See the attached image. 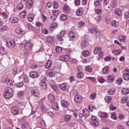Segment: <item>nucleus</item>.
<instances>
[{
	"label": "nucleus",
	"mask_w": 129,
	"mask_h": 129,
	"mask_svg": "<svg viewBox=\"0 0 129 129\" xmlns=\"http://www.w3.org/2000/svg\"><path fill=\"white\" fill-rule=\"evenodd\" d=\"M67 84L66 83H63L59 85L60 88L62 90H64L66 88Z\"/></svg>",
	"instance_id": "21"
},
{
	"label": "nucleus",
	"mask_w": 129,
	"mask_h": 129,
	"mask_svg": "<svg viewBox=\"0 0 129 129\" xmlns=\"http://www.w3.org/2000/svg\"><path fill=\"white\" fill-rule=\"evenodd\" d=\"M51 87L53 89L55 90L56 92H59V89H58V87L56 85H52Z\"/></svg>",
	"instance_id": "45"
},
{
	"label": "nucleus",
	"mask_w": 129,
	"mask_h": 129,
	"mask_svg": "<svg viewBox=\"0 0 129 129\" xmlns=\"http://www.w3.org/2000/svg\"><path fill=\"white\" fill-rule=\"evenodd\" d=\"M59 59L61 61H67L69 60L70 59V57L69 55H62L60 57Z\"/></svg>",
	"instance_id": "6"
},
{
	"label": "nucleus",
	"mask_w": 129,
	"mask_h": 129,
	"mask_svg": "<svg viewBox=\"0 0 129 129\" xmlns=\"http://www.w3.org/2000/svg\"><path fill=\"white\" fill-rule=\"evenodd\" d=\"M116 4L117 2L116 0L113 1L111 5V7L113 8H115Z\"/></svg>",
	"instance_id": "54"
},
{
	"label": "nucleus",
	"mask_w": 129,
	"mask_h": 129,
	"mask_svg": "<svg viewBox=\"0 0 129 129\" xmlns=\"http://www.w3.org/2000/svg\"><path fill=\"white\" fill-rule=\"evenodd\" d=\"M40 87L43 89L46 88L47 86L45 82H41L39 83Z\"/></svg>",
	"instance_id": "26"
},
{
	"label": "nucleus",
	"mask_w": 129,
	"mask_h": 129,
	"mask_svg": "<svg viewBox=\"0 0 129 129\" xmlns=\"http://www.w3.org/2000/svg\"><path fill=\"white\" fill-rule=\"evenodd\" d=\"M115 13L118 15L119 16H120L122 15V13L121 10L118 9H116L114 11Z\"/></svg>",
	"instance_id": "36"
},
{
	"label": "nucleus",
	"mask_w": 129,
	"mask_h": 129,
	"mask_svg": "<svg viewBox=\"0 0 129 129\" xmlns=\"http://www.w3.org/2000/svg\"><path fill=\"white\" fill-rule=\"evenodd\" d=\"M83 113L85 117H88L89 115V112L86 109H83Z\"/></svg>",
	"instance_id": "27"
},
{
	"label": "nucleus",
	"mask_w": 129,
	"mask_h": 129,
	"mask_svg": "<svg viewBox=\"0 0 129 129\" xmlns=\"http://www.w3.org/2000/svg\"><path fill=\"white\" fill-rule=\"evenodd\" d=\"M6 46L10 48H12L15 46L14 40L13 39L8 40L7 41Z\"/></svg>",
	"instance_id": "3"
},
{
	"label": "nucleus",
	"mask_w": 129,
	"mask_h": 129,
	"mask_svg": "<svg viewBox=\"0 0 129 129\" xmlns=\"http://www.w3.org/2000/svg\"><path fill=\"white\" fill-rule=\"evenodd\" d=\"M68 36L70 41H73L75 39L74 34L72 31H70L68 34Z\"/></svg>",
	"instance_id": "13"
},
{
	"label": "nucleus",
	"mask_w": 129,
	"mask_h": 129,
	"mask_svg": "<svg viewBox=\"0 0 129 129\" xmlns=\"http://www.w3.org/2000/svg\"><path fill=\"white\" fill-rule=\"evenodd\" d=\"M71 117V116L67 115L64 116V119L66 122H68L70 120Z\"/></svg>",
	"instance_id": "47"
},
{
	"label": "nucleus",
	"mask_w": 129,
	"mask_h": 129,
	"mask_svg": "<svg viewBox=\"0 0 129 129\" xmlns=\"http://www.w3.org/2000/svg\"><path fill=\"white\" fill-rule=\"evenodd\" d=\"M114 78L113 75H111L108 76V79L107 80V82L110 83H112L113 81Z\"/></svg>",
	"instance_id": "20"
},
{
	"label": "nucleus",
	"mask_w": 129,
	"mask_h": 129,
	"mask_svg": "<svg viewBox=\"0 0 129 129\" xmlns=\"http://www.w3.org/2000/svg\"><path fill=\"white\" fill-rule=\"evenodd\" d=\"M126 37L123 35H121L118 38V40L121 42L124 43L125 41Z\"/></svg>",
	"instance_id": "18"
},
{
	"label": "nucleus",
	"mask_w": 129,
	"mask_h": 129,
	"mask_svg": "<svg viewBox=\"0 0 129 129\" xmlns=\"http://www.w3.org/2000/svg\"><path fill=\"white\" fill-rule=\"evenodd\" d=\"M40 127L42 128H44L45 127V124L44 120H42L40 122Z\"/></svg>",
	"instance_id": "46"
},
{
	"label": "nucleus",
	"mask_w": 129,
	"mask_h": 129,
	"mask_svg": "<svg viewBox=\"0 0 129 129\" xmlns=\"http://www.w3.org/2000/svg\"><path fill=\"white\" fill-rule=\"evenodd\" d=\"M39 80L42 82H45L46 81V78L44 75H42L39 78Z\"/></svg>",
	"instance_id": "48"
},
{
	"label": "nucleus",
	"mask_w": 129,
	"mask_h": 129,
	"mask_svg": "<svg viewBox=\"0 0 129 129\" xmlns=\"http://www.w3.org/2000/svg\"><path fill=\"white\" fill-rule=\"evenodd\" d=\"M85 70L89 72H91L92 70L91 67L90 66H88L85 68Z\"/></svg>",
	"instance_id": "63"
},
{
	"label": "nucleus",
	"mask_w": 129,
	"mask_h": 129,
	"mask_svg": "<svg viewBox=\"0 0 129 129\" xmlns=\"http://www.w3.org/2000/svg\"><path fill=\"white\" fill-rule=\"evenodd\" d=\"M62 9L63 12L66 13L69 12L70 11V8L67 5H65L63 7Z\"/></svg>",
	"instance_id": "14"
},
{
	"label": "nucleus",
	"mask_w": 129,
	"mask_h": 129,
	"mask_svg": "<svg viewBox=\"0 0 129 129\" xmlns=\"http://www.w3.org/2000/svg\"><path fill=\"white\" fill-rule=\"evenodd\" d=\"M46 73L49 76H53L55 74V72L54 70L50 69L47 71Z\"/></svg>",
	"instance_id": "9"
},
{
	"label": "nucleus",
	"mask_w": 129,
	"mask_h": 129,
	"mask_svg": "<svg viewBox=\"0 0 129 129\" xmlns=\"http://www.w3.org/2000/svg\"><path fill=\"white\" fill-rule=\"evenodd\" d=\"M29 125V124L27 122H23L22 123V127L23 129H27Z\"/></svg>",
	"instance_id": "17"
},
{
	"label": "nucleus",
	"mask_w": 129,
	"mask_h": 129,
	"mask_svg": "<svg viewBox=\"0 0 129 129\" xmlns=\"http://www.w3.org/2000/svg\"><path fill=\"white\" fill-rule=\"evenodd\" d=\"M48 97L49 101L50 102L52 103L54 102L55 98L53 95L51 94H50L48 95Z\"/></svg>",
	"instance_id": "16"
},
{
	"label": "nucleus",
	"mask_w": 129,
	"mask_h": 129,
	"mask_svg": "<svg viewBox=\"0 0 129 129\" xmlns=\"http://www.w3.org/2000/svg\"><path fill=\"white\" fill-rule=\"evenodd\" d=\"M23 85V83L22 82H21L19 83H16L15 85V86H16L17 87L20 88L22 87Z\"/></svg>",
	"instance_id": "58"
},
{
	"label": "nucleus",
	"mask_w": 129,
	"mask_h": 129,
	"mask_svg": "<svg viewBox=\"0 0 129 129\" xmlns=\"http://www.w3.org/2000/svg\"><path fill=\"white\" fill-rule=\"evenodd\" d=\"M77 76L79 78H82L84 76V74L82 72H79L77 74Z\"/></svg>",
	"instance_id": "43"
},
{
	"label": "nucleus",
	"mask_w": 129,
	"mask_h": 129,
	"mask_svg": "<svg viewBox=\"0 0 129 129\" xmlns=\"http://www.w3.org/2000/svg\"><path fill=\"white\" fill-rule=\"evenodd\" d=\"M122 82V79L121 78H119L116 81V82L118 84H120Z\"/></svg>",
	"instance_id": "60"
},
{
	"label": "nucleus",
	"mask_w": 129,
	"mask_h": 129,
	"mask_svg": "<svg viewBox=\"0 0 129 129\" xmlns=\"http://www.w3.org/2000/svg\"><path fill=\"white\" fill-rule=\"evenodd\" d=\"M61 104L62 106L66 108L68 107L69 105V104L68 102L64 100L61 101Z\"/></svg>",
	"instance_id": "24"
},
{
	"label": "nucleus",
	"mask_w": 129,
	"mask_h": 129,
	"mask_svg": "<svg viewBox=\"0 0 129 129\" xmlns=\"http://www.w3.org/2000/svg\"><path fill=\"white\" fill-rule=\"evenodd\" d=\"M16 32L17 34L21 35H23L25 33V31L22 30L20 28H17L16 29Z\"/></svg>",
	"instance_id": "12"
},
{
	"label": "nucleus",
	"mask_w": 129,
	"mask_h": 129,
	"mask_svg": "<svg viewBox=\"0 0 129 129\" xmlns=\"http://www.w3.org/2000/svg\"><path fill=\"white\" fill-rule=\"evenodd\" d=\"M85 23L84 22L82 21H79L78 23V27L80 28L81 27L85 26Z\"/></svg>",
	"instance_id": "52"
},
{
	"label": "nucleus",
	"mask_w": 129,
	"mask_h": 129,
	"mask_svg": "<svg viewBox=\"0 0 129 129\" xmlns=\"http://www.w3.org/2000/svg\"><path fill=\"white\" fill-rule=\"evenodd\" d=\"M109 67L108 66H106L103 69V71L104 73L105 74H107L108 72V69L109 68Z\"/></svg>",
	"instance_id": "44"
},
{
	"label": "nucleus",
	"mask_w": 129,
	"mask_h": 129,
	"mask_svg": "<svg viewBox=\"0 0 129 129\" xmlns=\"http://www.w3.org/2000/svg\"><path fill=\"white\" fill-rule=\"evenodd\" d=\"M9 28L8 26L6 25H4L0 28V30L2 31H4L7 30Z\"/></svg>",
	"instance_id": "38"
},
{
	"label": "nucleus",
	"mask_w": 129,
	"mask_h": 129,
	"mask_svg": "<svg viewBox=\"0 0 129 129\" xmlns=\"http://www.w3.org/2000/svg\"><path fill=\"white\" fill-rule=\"evenodd\" d=\"M26 10L23 11L21 12L19 14V17L22 18H25V15L26 13Z\"/></svg>",
	"instance_id": "32"
},
{
	"label": "nucleus",
	"mask_w": 129,
	"mask_h": 129,
	"mask_svg": "<svg viewBox=\"0 0 129 129\" xmlns=\"http://www.w3.org/2000/svg\"><path fill=\"white\" fill-rule=\"evenodd\" d=\"M75 101L77 103H80L82 102L83 101L82 98L80 95H76L74 98Z\"/></svg>",
	"instance_id": "7"
},
{
	"label": "nucleus",
	"mask_w": 129,
	"mask_h": 129,
	"mask_svg": "<svg viewBox=\"0 0 129 129\" xmlns=\"http://www.w3.org/2000/svg\"><path fill=\"white\" fill-rule=\"evenodd\" d=\"M11 111L12 114L14 115H18L19 112L18 108L16 106H13L11 108Z\"/></svg>",
	"instance_id": "5"
},
{
	"label": "nucleus",
	"mask_w": 129,
	"mask_h": 129,
	"mask_svg": "<svg viewBox=\"0 0 129 129\" xmlns=\"http://www.w3.org/2000/svg\"><path fill=\"white\" fill-rule=\"evenodd\" d=\"M83 12V9L82 7L79 8L76 11V13L77 16L82 15Z\"/></svg>",
	"instance_id": "11"
},
{
	"label": "nucleus",
	"mask_w": 129,
	"mask_h": 129,
	"mask_svg": "<svg viewBox=\"0 0 129 129\" xmlns=\"http://www.w3.org/2000/svg\"><path fill=\"white\" fill-rule=\"evenodd\" d=\"M112 100V98L111 96H106L105 98L106 102L109 104L110 103Z\"/></svg>",
	"instance_id": "28"
},
{
	"label": "nucleus",
	"mask_w": 129,
	"mask_h": 129,
	"mask_svg": "<svg viewBox=\"0 0 129 129\" xmlns=\"http://www.w3.org/2000/svg\"><path fill=\"white\" fill-rule=\"evenodd\" d=\"M13 94L12 89L9 87H6L5 90V93L4 96L6 99H9L11 98Z\"/></svg>",
	"instance_id": "1"
},
{
	"label": "nucleus",
	"mask_w": 129,
	"mask_h": 129,
	"mask_svg": "<svg viewBox=\"0 0 129 129\" xmlns=\"http://www.w3.org/2000/svg\"><path fill=\"white\" fill-rule=\"evenodd\" d=\"M53 15L55 16V17H57L58 15H59V13L57 10H54L53 11Z\"/></svg>",
	"instance_id": "50"
},
{
	"label": "nucleus",
	"mask_w": 129,
	"mask_h": 129,
	"mask_svg": "<svg viewBox=\"0 0 129 129\" xmlns=\"http://www.w3.org/2000/svg\"><path fill=\"white\" fill-rule=\"evenodd\" d=\"M32 46V45L30 43L27 42L24 45V49L26 51H29L31 49Z\"/></svg>",
	"instance_id": "8"
},
{
	"label": "nucleus",
	"mask_w": 129,
	"mask_h": 129,
	"mask_svg": "<svg viewBox=\"0 0 129 129\" xmlns=\"http://www.w3.org/2000/svg\"><path fill=\"white\" fill-rule=\"evenodd\" d=\"M30 76L32 78H37L39 77L37 73L35 71L31 72L29 73Z\"/></svg>",
	"instance_id": "10"
},
{
	"label": "nucleus",
	"mask_w": 129,
	"mask_h": 129,
	"mask_svg": "<svg viewBox=\"0 0 129 129\" xmlns=\"http://www.w3.org/2000/svg\"><path fill=\"white\" fill-rule=\"evenodd\" d=\"M66 33V31L64 30H62L60 31L57 35L59 37H63Z\"/></svg>",
	"instance_id": "41"
},
{
	"label": "nucleus",
	"mask_w": 129,
	"mask_h": 129,
	"mask_svg": "<svg viewBox=\"0 0 129 129\" xmlns=\"http://www.w3.org/2000/svg\"><path fill=\"white\" fill-rule=\"evenodd\" d=\"M112 25L113 26L117 27L118 25V23L115 21H113L112 22Z\"/></svg>",
	"instance_id": "53"
},
{
	"label": "nucleus",
	"mask_w": 129,
	"mask_h": 129,
	"mask_svg": "<svg viewBox=\"0 0 129 129\" xmlns=\"http://www.w3.org/2000/svg\"><path fill=\"white\" fill-rule=\"evenodd\" d=\"M54 40L50 36H48L46 38V41L48 43H52L53 42Z\"/></svg>",
	"instance_id": "29"
},
{
	"label": "nucleus",
	"mask_w": 129,
	"mask_h": 129,
	"mask_svg": "<svg viewBox=\"0 0 129 129\" xmlns=\"http://www.w3.org/2000/svg\"><path fill=\"white\" fill-rule=\"evenodd\" d=\"M10 21L12 23H16L18 22V19L16 17H12L10 18Z\"/></svg>",
	"instance_id": "22"
},
{
	"label": "nucleus",
	"mask_w": 129,
	"mask_h": 129,
	"mask_svg": "<svg viewBox=\"0 0 129 129\" xmlns=\"http://www.w3.org/2000/svg\"><path fill=\"white\" fill-rule=\"evenodd\" d=\"M123 79L126 80H129V75L128 73L124 74L123 76Z\"/></svg>",
	"instance_id": "40"
},
{
	"label": "nucleus",
	"mask_w": 129,
	"mask_h": 129,
	"mask_svg": "<svg viewBox=\"0 0 129 129\" xmlns=\"http://www.w3.org/2000/svg\"><path fill=\"white\" fill-rule=\"evenodd\" d=\"M24 82L26 83H28L29 82V78L26 76H25L24 78Z\"/></svg>",
	"instance_id": "56"
},
{
	"label": "nucleus",
	"mask_w": 129,
	"mask_h": 129,
	"mask_svg": "<svg viewBox=\"0 0 129 129\" xmlns=\"http://www.w3.org/2000/svg\"><path fill=\"white\" fill-rule=\"evenodd\" d=\"M102 19L101 16H97L95 18V21L96 23L101 20Z\"/></svg>",
	"instance_id": "51"
},
{
	"label": "nucleus",
	"mask_w": 129,
	"mask_h": 129,
	"mask_svg": "<svg viewBox=\"0 0 129 129\" xmlns=\"http://www.w3.org/2000/svg\"><path fill=\"white\" fill-rule=\"evenodd\" d=\"M122 92L124 95H126L129 93V89L127 88H123L122 90Z\"/></svg>",
	"instance_id": "25"
},
{
	"label": "nucleus",
	"mask_w": 129,
	"mask_h": 129,
	"mask_svg": "<svg viewBox=\"0 0 129 129\" xmlns=\"http://www.w3.org/2000/svg\"><path fill=\"white\" fill-rule=\"evenodd\" d=\"M0 14L5 19H7L8 17V16L5 12H2Z\"/></svg>",
	"instance_id": "59"
},
{
	"label": "nucleus",
	"mask_w": 129,
	"mask_h": 129,
	"mask_svg": "<svg viewBox=\"0 0 129 129\" xmlns=\"http://www.w3.org/2000/svg\"><path fill=\"white\" fill-rule=\"evenodd\" d=\"M113 53L116 55H118L121 53V50L120 49L114 50L112 51Z\"/></svg>",
	"instance_id": "34"
},
{
	"label": "nucleus",
	"mask_w": 129,
	"mask_h": 129,
	"mask_svg": "<svg viewBox=\"0 0 129 129\" xmlns=\"http://www.w3.org/2000/svg\"><path fill=\"white\" fill-rule=\"evenodd\" d=\"M23 6V5L22 4H18L17 6V9L18 10H20L21 9Z\"/></svg>",
	"instance_id": "61"
},
{
	"label": "nucleus",
	"mask_w": 129,
	"mask_h": 129,
	"mask_svg": "<svg viewBox=\"0 0 129 129\" xmlns=\"http://www.w3.org/2000/svg\"><path fill=\"white\" fill-rule=\"evenodd\" d=\"M87 42L86 40L83 41L81 42V45L84 48H85L87 46Z\"/></svg>",
	"instance_id": "49"
},
{
	"label": "nucleus",
	"mask_w": 129,
	"mask_h": 129,
	"mask_svg": "<svg viewBox=\"0 0 129 129\" xmlns=\"http://www.w3.org/2000/svg\"><path fill=\"white\" fill-rule=\"evenodd\" d=\"M52 63V62L51 60H48L46 64V68L48 69L49 68Z\"/></svg>",
	"instance_id": "31"
},
{
	"label": "nucleus",
	"mask_w": 129,
	"mask_h": 129,
	"mask_svg": "<svg viewBox=\"0 0 129 129\" xmlns=\"http://www.w3.org/2000/svg\"><path fill=\"white\" fill-rule=\"evenodd\" d=\"M129 17V12H127L125 13L124 16V18L125 19H127Z\"/></svg>",
	"instance_id": "64"
},
{
	"label": "nucleus",
	"mask_w": 129,
	"mask_h": 129,
	"mask_svg": "<svg viewBox=\"0 0 129 129\" xmlns=\"http://www.w3.org/2000/svg\"><path fill=\"white\" fill-rule=\"evenodd\" d=\"M24 94V92L23 91H20L17 93V95L19 96H23Z\"/></svg>",
	"instance_id": "62"
},
{
	"label": "nucleus",
	"mask_w": 129,
	"mask_h": 129,
	"mask_svg": "<svg viewBox=\"0 0 129 129\" xmlns=\"http://www.w3.org/2000/svg\"><path fill=\"white\" fill-rule=\"evenodd\" d=\"M52 108L54 110H58L59 109V107L58 104L56 102H54L52 105Z\"/></svg>",
	"instance_id": "23"
},
{
	"label": "nucleus",
	"mask_w": 129,
	"mask_h": 129,
	"mask_svg": "<svg viewBox=\"0 0 129 129\" xmlns=\"http://www.w3.org/2000/svg\"><path fill=\"white\" fill-rule=\"evenodd\" d=\"M67 18V15L65 14H62L60 16V18L63 20H66Z\"/></svg>",
	"instance_id": "55"
},
{
	"label": "nucleus",
	"mask_w": 129,
	"mask_h": 129,
	"mask_svg": "<svg viewBox=\"0 0 129 129\" xmlns=\"http://www.w3.org/2000/svg\"><path fill=\"white\" fill-rule=\"evenodd\" d=\"M5 83L8 85H12L11 81L8 78H6L5 80Z\"/></svg>",
	"instance_id": "33"
},
{
	"label": "nucleus",
	"mask_w": 129,
	"mask_h": 129,
	"mask_svg": "<svg viewBox=\"0 0 129 129\" xmlns=\"http://www.w3.org/2000/svg\"><path fill=\"white\" fill-rule=\"evenodd\" d=\"M90 123L93 126H98L99 125L98 118L95 116H92L91 117Z\"/></svg>",
	"instance_id": "2"
},
{
	"label": "nucleus",
	"mask_w": 129,
	"mask_h": 129,
	"mask_svg": "<svg viewBox=\"0 0 129 129\" xmlns=\"http://www.w3.org/2000/svg\"><path fill=\"white\" fill-rule=\"evenodd\" d=\"M115 89L114 88H112L111 89L109 90L108 91V94L110 95L113 94L115 93Z\"/></svg>",
	"instance_id": "37"
},
{
	"label": "nucleus",
	"mask_w": 129,
	"mask_h": 129,
	"mask_svg": "<svg viewBox=\"0 0 129 129\" xmlns=\"http://www.w3.org/2000/svg\"><path fill=\"white\" fill-rule=\"evenodd\" d=\"M100 116L102 118H107L108 116V115L106 112H103L101 114Z\"/></svg>",
	"instance_id": "35"
},
{
	"label": "nucleus",
	"mask_w": 129,
	"mask_h": 129,
	"mask_svg": "<svg viewBox=\"0 0 129 129\" xmlns=\"http://www.w3.org/2000/svg\"><path fill=\"white\" fill-rule=\"evenodd\" d=\"M30 93L33 96L39 98L40 95L38 90L36 89H33L30 90Z\"/></svg>",
	"instance_id": "4"
},
{
	"label": "nucleus",
	"mask_w": 129,
	"mask_h": 129,
	"mask_svg": "<svg viewBox=\"0 0 129 129\" xmlns=\"http://www.w3.org/2000/svg\"><path fill=\"white\" fill-rule=\"evenodd\" d=\"M56 51L57 53H61L62 50V48L60 47L57 46L56 49Z\"/></svg>",
	"instance_id": "57"
},
{
	"label": "nucleus",
	"mask_w": 129,
	"mask_h": 129,
	"mask_svg": "<svg viewBox=\"0 0 129 129\" xmlns=\"http://www.w3.org/2000/svg\"><path fill=\"white\" fill-rule=\"evenodd\" d=\"M57 24L56 23L54 22L52 23L49 27V29L51 31H53L54 28L57 27Z\"/></svg>",
	"instance_id": "15"
},
{
	"label": "nucleus",
	"mask_w": 129,
	"mask_h": 129,
	"mask_svg": "<svg viewBox=\"0 0 129 129\" xmlns=\"http://www.w3.org/2000/svg\"><path fill=\"white\" fill-rule=\"evenodd\" d=\"M90 53L89 51L88 50H85L83 51L82 54L83 56L86 57L89 55Z\"/></svg>",
	"instance_id": "39"
},
{
	"label": "nucleus",
	"mask_w": 129,
	"mask_h": 129,
	"mask_svg": "<svg viewBox=\"0 0 129 129\" xmlns=\"http://www.w3.org/2000/svg\"><path fill=\"white\" fill-rule=\"evenodd\" d=\"M95 12L97 14L99 15L101 14L102 12V10L100 9H95Z\"/></svg>",
	"instance_id": "42"
},
{
	"label": "nucleus",
	"mask_w": 129,
	"mask_h": 129,
	"mask_svg": "<svg viewBox=\"0 0 129 129\" xmlns=\"http://www.w3.org/2000/svg\"><path fill=\"white\" fill-rule=\"evenodd\" d=\"M101 50V48L100 47H97L95 48L93 51L94 54H97L99 53Z\"/></svg>",
	"instance_id": "19"
},
{
	"label": "nucleus",
	"mask_w": 129,
	"mask_h": 129,
	"mask_svg": "<svg viewBox=\"0 0 129 129\" xmlns=\"http://www.w3.org/2000/svg\"><path fill=\"white\" fill-rule=\"evenodd\" d=\"M102 0H97L95 1L94 3V5L95 7H99L101 5V2Z\"/></svg>",
	"instance_id": "30"
}]
</instances>
